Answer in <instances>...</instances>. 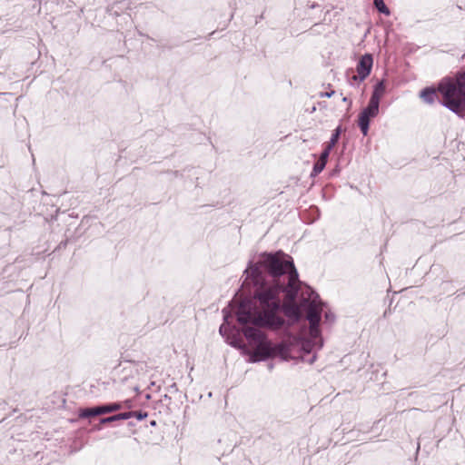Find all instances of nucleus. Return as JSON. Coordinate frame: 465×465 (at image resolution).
Returning a JSON list of instances; mask_svg holds the SVG:
<instances>
[{"label": "nucleus", "mask_w": 465, "mask_h": 465, "mask_svg": "<svg viewBox=\"0 0 465 465\" xmlns=\"http://www.w3.org/2000/svg\"><path fill=\"white\" fill-rule=\"evenodd\" d=\"M244 272L246 280L257 286L254 301L243 300L237 309L239 322H252L256 325L277 328L284 323L280 315V292L285 294L282 311L293 322L305 318L310 334H320V301L310 286L302 283L292 258L282 252L262 253L253 266Z\"/></svg>", "instance_id": "f257e3e1"}, {"label": "nucleus", "mask_w": 465, "mask_h": 465, "mask_svg": "<svg viewBox=\"0 0 465 465\" xmlns=\"http://www.w3.org/2000/svg\"><path fill=\"white\" fill-rule=\"evenodd\" d=\"M242 324H246V322H242ZM247 323H252L253 326H247L243 328L242 331L246 339L249 341L250 344L255 346L254 352L252 356L254 361H263L270 357L272 353V350L270 342L265 338L262 331L259 329V327H262V325H256L252 322H247ZM283 323L277 327L276 329L281 328ZM270 328V326H267ZM271 329H273L271 327Z\"/></svg>", "instance_id": "f03ea898"}, {"label": "nucleus", "mask_w": 465, "mask_h": 465, "mask_svg": "<svg viewBox=\"0 0 465 465\" xmlns=\"http://www.w3.org/2000/svg\"><path fill=\"white\" fill-rule=\"evenodd\" d=\"M380 104L374 101H369V104L359 114L358 124L363 135L369 132L370 120L379 114Z\"/></svg>", "instance_id": "7ed1b4c3"}, {"label": "nucleus", "mask_w": 465, "mask_h": 465, "mask_svg": "<svg viewBox=\"0 0 465 465\" xmlns=\"http://www.w3.org/2000/svg\"><path fill=\"white\" fill-rule=\"evenodd\" d=\"M373 64L372 55L370 54H365L362 55L357 64L356 71L357 74L351 77L352 81H364L369 74H371V68Z\"/></svg>", "instance_id": "20e7f679"}, {"label": "nucleus", "mask_w": 465, "mask_h": 465, "mask_svg": "<svg viewBox=\"0 0 465 465\" xmlns=\"http://www.w3.org/2000/svg\"><path fill=\"white\" fill-rule=\"evenodd\" d=\"M122 403H109L94 408H87L81 411L79 416L81 418H88L92 416L103 415L105 413L114 412L122 409Z\"/></svg>", "instance_id": "39448f33"}, {"label": "nucleus", "mask_w": 465, "mask_h": 465, "mask_svg": "<svg viewBox=\"0 0 465 465\" xmlns=\"http://www.w3.org/2000/svg\"><path fill=\"white\" fill-rule=\"evenodd\" d=\"M420 97L427 104H431L437 97L436 90L431 87H426L421 90Z\"/></svg>", "instance_id": "423d86ee"}, {"label": "nucleus", "mask_w": 465, "mask_h": 465, "mask_svg": "<svg viewBox=\"0 0 465 465\" xmlns=\"http://www.w3.org/2000/svg\"><path fill=\"white\" fill-rule=\"evenodd\" d=\"M384 93H385V84H384L383 81H380L374 85V89H373V92H372V94H371L370 100L380 104V100L383 96Z\"/></svg>", "instance_id": "0eeeda50"}, {"label": "nucleus", "mask_w": 465, "mask_h": 465, "mask_svg": "<svg viewBox=\"0 0 465 465\" xmlns=\"http://www.w3.org/2000/svg\"><path fill=\"white\" fill-rule=\"evenodd\" d=\"M309 344L303 345V353L302 355V361L308 364H312L317 358L316 353H312Z\"/></svg>", "instance_id": "6e6552de"}, {"label": "nucleus", "mask_w": 465, "mask_h": 465, "mask_svg": "<svg viewBox=\"0 0 465 465\" xmlns=\"http://www.w3.org/2000/svg\"><path fill=\"white\" fill-rule=\"evenodd\" d=\"M133 415H134V413H130V412L115 414V415H113V416H110L107 418H103L101 420V423H109V422H113V421H116V420H128V419L132 418Z\"/></svg>", "instance_id": "1a4fd4ad"}, {"label": "nucleus", "mask_w": 465, "mask_h": 465, "mask_svg": "<svg viewBox=\"0 0 465 465\" xmlns=\"http://www.w3.org/2000/svg\"><path fill=\"white\" fill-rule=\"evenodd\" d=\"M336 322V315L335 313L327 309L324 311V323L331 328Z\"/></svg>", "instance_id": "9d476101"}, {"label": "nucleus", "mask_w": 465, "mask_h": 465, "mask_svg": "<svg viewBox=\"0 0 465 465\" xmlns=\"http://www.w3.org/2000/svg\"><path fill=\"white\" fill-rule=\"evenodd\" d=\"M341 134V127L338 126L332 133L330 142L328 143L327 146L329 149H332V147L336 144L338 142V139Z\"/></svg>", "instance_id": "9b49d317"}, {"label": "nucleus", "mask_w": 465, "mask_h": 465, "mask_svg": "<svg viewBox=\"0 0 465 465\" xmlns=\"http://www.w3.org/2000/svg\"><path fill=\"white\" fill-rule=\"evenodd\" d=\"M373 4L380 13L384 14L386 15H390L391 12L384 4L383 0H373Z\"/></svg>", "instance_id": "f8f14e48"}, {"label": "nucleus", "mask_w": 465, "mask_h": 465, "mask_svg": "<svg viewBox=\"0 0 465 465\" xmlns=\"http://www.w3.org/2000/svg\"><path fill=\"white\" fill-rule=\"evenodd\" d=\"M330 152H331V149H329L328 147H326L323 150V152H322V171L325 167V164H326V162H327V157H328Z\"/></svg>", "instance_id": "ddd939ff"}, {"label": "nucleus", "mask_w": 465, "mask_h": 465, "mask_svg": "<svg viewBox=\"0 0 465 465\" xmlns=\"http://www.w3.org/2000/svg\"><path fill=\"white\" fill-rule=\"evenodd\" d=\"M130 413H134L133 417H135L138 420H142L147 417L146 412L141 411H129Z\"/></svg>", "instance_id": "4468645a"}, {"label": "nucleus", "mask_w": 465, "mask_h": 465, "mask_svg": "<svg viewBox=\"0 0 465 465\" xmlns=\"http://www.w3.org/2000/svg\"><path fill=\"white\" fill-rule=\"evenodd\" d=\"M320 172V158L315 161L313 163V170L312 173V176L316 175Z\"/></svg>", "instance_id": "2eb2a0df"}, {"label": "nucleus", "mask_w": 465, "mask_h": 465, "mask_svg": "<svg viewBox=\"0 0 465 465\" xmlns=\"http://www.w3.org/2000/svg\"><path fill=\"white\" fill-rule=\"evenodd\" d=\"M228 330H229L228 324L223 323L220 326L219 332L221 333V335L225 336L227 334V332H228Z\"/></svg>", "instance_id": "dca6fc26"}, {"label": "nucleus", "mask_w": 465, "mask_h": 465, "mask_svg": "<svg viewBox=\"0 0 465 465\" xmlns=\"http://www.w3.org/2000/svg\"><path fill=\"white\" fill-rule=\"evenodd\" d=\"M332 94H333V92H331V93H329V92L322 93V96L331 97Z\"/></svg>", "instance_id": "f3484780"}, {"label": "nucleus", "mask_w": 465, "mask_h": 465, "mask_svg": "<svg viewBox=\"0 0 465 465\" xmlns=\"http://www.w3.org/2000/svg\"><path fill=\"white\" fill-rule=\"evenodd\" d=\"M223 313L224 321L227 322L228 315H227V312H226L225 309L223 310Z\"/></svg>", "instance_id": "a211bd4d"}, {"label": "nucleus", "mask_w": 465, "mask_h": 465, "mask_svg": "<svg viewBox=\"0 0 465 465\" xmlns=\"http://www.w3.org/2000/svg\"><path fill=\"white\" fill-rule=\"evenodd\" d=\"M321 306H322V312L324 308H326V304L322 302Z\"/></svg>", "instance_id": "6ab92c4d"}, {"label": "nucleus", "mask_w": 465, "mask_h": 465, "mask_svg": "<svg viewBox=\"0 0 465 465\" xmlns=\"http://www.w3.org/2000/svg\"><path fill=\"white\" fill-rule=\"evenodd\" d=\"M315 6H316V5H315V4H312V5H311V8H314Z\"/></svg>", "instance_id": "aec40b11"}, {"label": "nucleus", "mask_w": 465, "mask_h": 465, "mask_svg": "<svg viewBox=\"0 0 465 465\" xmlns=\"http://www.w3.org/2000/svg\"><path fill=\"white\" fill-rule=\"evenodd\" d=\"M342 101L347 102L348 100H347V98H346V97H343V98H342Z\"/></svg>", "instance_id": "412c9836"}, {"label": "nucleus", "mask_w": 465, "mask_h": 465, "mask_svg": "<svg viewBox=\"0 0 465 465\" xmlns=\"http://www.w3.org/2000/svg\"><path fill=\"white\" fill-rule=\"evenodd\" d=\"M2 94H2V93H0V96H1Z\"/></svg>", "instance_id": "4be33fe9"}]
</instances>
